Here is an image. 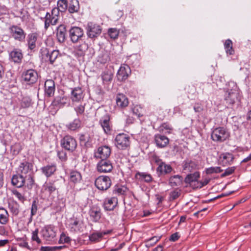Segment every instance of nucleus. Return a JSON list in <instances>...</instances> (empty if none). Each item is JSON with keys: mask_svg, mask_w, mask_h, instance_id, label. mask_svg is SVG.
I'll list each match as a JSON object with an SVG mask.
<instances>
[{"mask_svg": "<svg viewBox=\"0 0 251 251\" xmlns=\"http://www.w3.org/2000/svg\"><path fill=\"white\" fill-rule=\"evenodd\" d=\"M59 17L58 10L57 9L52 8L51 13L47 12L45 17L44 18L45 19V29L47 30L50 25H56L58 23Z\"/></svg>", "mask_w": 251, "mask_h": 251, "instance_id": "nucleus-1", "label": "nucleus"}, {"mask_svg": "<svg viewBox=\"0 0 251 251\" xmlns=\"http://www.w3.org/2000/svg\"><path fill=\"white\" fill-rule=\"evenodd\" d=\"M229 136V133L228 131L223 127L214 129L211 135L213 141L220 142L225 141Z\"/></svg>", "mask_w": 251, "mask_h": 251, "instance_id": "nucleus-2", "label": "nucleus"}, {"mask_svg": "<svg viewBox=\"0 0 251 251\" xmlns=\"http://www.w3.org/2000/svg\"><path fill=\"white\" fill-rule=\"evenodd\" d=\"M129 137L124 133L118 134L115 139L116 146L120 150H125L130 145Z\"/></svg>", "mask_w": 251, "mask_h": 251, "instance_id": "nucleus-3", "label": "nucleus"}, {"mask_svg": "<svg viewBox=\"0 0 251 251\" xmlns=\"http://www.w3.org/2000/svg\"><path fill=\"white\" fill-rule=\"evenodd\" d=\"M96 187L100 190L105 191L110 188L111 185V180L107 176H101L95 180Z\"/></svg>", "mask_w": 251, "mask_h": 251, "instance_id": "nucleus-4", "label": "nucleus"}, {"mask_svg": "<svg viewBox=\"0 0 251 251\" xmlns=\"http://www.w3.org/2000/svg\"><path fill=\"white\" fill-rule=\"evenodd\" d=\"M11 36L15 40L19 42L25 41L26 33L24 30L17 25H12L9 28Z\"/></svg>", "mask_w": 251, "mask_h": 251, "instance_id": "nucleus-5", "label": "nucleus"}, {"mask_svg": "<svg viewBox=\"0 0 251 251\" xmlns=\"http://www.w3.org/2000/svg\"><path fill=\"white\" fill-rule=\"evenodd\" d=\"M57 228L52 225L45 226L41 230L42 237L47 241H52L56 235Z\"/></svg>", "mask_w": 251, "mask_h": 251, "instance_id": "nucleus-6", "label": "nucleus"}, {"mask_svg": "<svg viewBox=\"0 0 251 251\" xmlns=\"http://www.w3.org/2000/svg\"><path fill=\"white\" fill-rule=\"evenodd\" d=\"M61 145L63 148L71 151H75L77 147L75 139L69 135L65 136L61 140Z\"/></svg>", "mask_w": 251, "mask_h": 251, "instance_id": "nucleus-7", "label": "nucleus"}, {"mask_svg": "<svg viewBox=\"0 0 251 251\" xmlns=\"http://www.w3.org/2000/svg\"><path fill=\"white\" fill-rule=\"evenodd\" d=\"M38 75L37 72L33 69H29L23 72V79L28 84L35 83L38 79Z\"/></svg>", "mask_w": 251, "mask_h": 251, "instance_id": "nucleus-8", "label": "nucleus"}, {"mask_svg": "<svg viewBox=\"0 0 251 251\" xmlns=\"http://www.w3.org/2000/svg\"><path fill=\"white\" fill-rule=\"evenodd\" d=\"M131 74V70L129 66L126 64L122 65L117 73V77L118 81H125L127 79Z\"/></svg>", "mask_w": 251, "mask_h": 251, "instance_id": "nucleus-9", "label": "nucleus"}, {"mask_svg": "<svg viewBox=\"0 0 251 251\" xmlns=\"http://www.w3.org/2000/svg\"><path fill=\"white\" fill-rule=\"evenodd\" d=\"M86 29L88 36L91 38L98 36L101 32L100 26L93 23H89Z\"/></svg>", "mask_w": 251, "mask_h": 251, "instance_id": "nucleus-10", "label": "nucleus"}, {"mask_svg": "<svg viewBox=\"0 0 251 251\" xmlns=\"http://www.w3.org/2000/svg\"><path fill=\"white\" fill-rule=\"evenodd\" d=\"M113 169L112 163L107 159H101L97 165L98 172L102 173L110 172Z\"/></svg>", "mask_w": 251, "mask_h": 251, "instance_id": "nucleus-11", "label": "nucleus"}, {"mask_svg": "<svg viewBox=\"0 0 251 251\" xmlns=\"http://www.w3.org/2000/svg\"><path fill=\"white\" fill-rule=\"evenodd\" d=\"M71 40L73 43L77 42L83 35V30L78 27H72L69 30Z\"/></svg>", "mask_w": 251, "mask_h": 251, "instance_id": "nucleus-12", "label": "nucleus"}, {"mask_svg": "<svg viewBox=\"0 0 251 251\" xmlns=\"http://www.w3.org/2000/svg\"><path fill=\"white\" fill-rule=\"evenodd\" d=\"M83 223L82 220L79 217H73L70 220L69 225L71 231L77 232L80 231L82 227H83Z\"/></svg>", "mask_w": 251, "mask_h": 251, "instance_id": "nucleus-13", "label": "nucleus"}, {"mask_svg": "<svg viewBox=\"0 0 251 251\" xmlns=\"http://www.w3.org/2000/svg\"><path fill=\"white\" fill-rule=\"evenodd\" d=\"M45 96L51 97L53 96L55 91V86L54 81L52 79L47 80L44 84Z\"/></svg>", "mask_w": 251, "mask_h": 251, "instance_id": "nucleus-14", "label": "nucleus"}, {"mask_svg": "<svg viewBox=\"0 0 251 251\" xmlns=\"http://www.w3.org/2000/svg\"><path fill=\"white\" fill-rule=\"evenodd\" d=\"M110 153V148L108 146H104L98 148L97 152L95 153V156L101 159H106Z\"/></svg>", "mask_w": 251, "mask_h": 251, "instance_id": "nucleus-15", "label": "nucleus"}, {"mask_svg": "<svg viewBox=\"0 0 251 251\" xmlns=\"http://www.w3.org/2000/svg\"><path fill=\"white\" fill-rule=\"evenodd\" d=\"M84 95L80 87H75L71 92V99L73 102H79L83 100Z\"/></svg>", "mask_w": 251, "mask_h": 251, "instance_id": "nucleus-16", "label": "nucleus"}, {"mask_svg": "<svg viewBox=\"0 0 251 251\" xmlns=\"http://www.w3.org/2000/svg\"><path fill=\"white\" fill-rule=\"evenodd\" d=\"M173 170L171 166L166 164L164 161L156 168V172L159 176L169 174Z\"/></svg>", "mask_w": 251, "mask_h": 251, "instance_id": "nucleus-17", "label": "nucleus"}, {"mask_svg": "<svg viewBox=\"0 0 251 251\" xmlns=\"http://www.w3.org/2000/svg\"><path fill=\"white\" fill-rule=\"evenodd\" d=\"M118 204V199L115 197L105 199L103 206L107 211L113 210Z\"/></svg>", "mask_w": 251, "mask_h": 251, "instance_id": "nucleus-18", "label": "nucleus"}, {"mask_svg": "<svg viewBox=\"0 0 251 251\" xmlns=\"http://www.w3.org/2000/svg\"><path fill=\"white\" fill-rule=\"evenodd\" d=\"M11 183L13 185L18 188H21L25 183V178L23 175L20 174L14 175L11 179Z\"/></svg>", "mask_w": 251, "mask_h": 251, "instance_id": "nucleus-19", "label": "nucleus"}, {"mask_svg": "<svg viewBox=\"0 0 251 251\" xmlns=\"http://www.w3.org/2000/svg\"><path fill=\"white\" fill-rule=\"evenodd\" d=\"M154 140L156 146L159 148H164L169 144V139L165 136L157 134L155 136Z\"/></svg>", "mask_w": 251, "mask_h": 251, "instance_id": "nucleus-20", "label": "nucleus"}, {"mask_svg": "<svg viewBox=\"0 0 251 251\" xmlns=\"http://www.w3.org/2000/svg\"><path fill=\"white\" fill-rule=\"evenodd\" d=\"M42 173L47 177L54 174L56 171V166L54 164H48L41 168Z\"/></svg>", "mask_w": 251, "mask_h": 251, "instance_id": "nucleus-21", "label": "nucleus"}, {"mask_svg": "<svg viewBox=\"0 0 251 251\" xmlns=\"http://www.w3.org/2000/svg\"><path fill=\"white\" fill-rule=\"evenodd\" d=\"M10 58L15 63H21L23 58V54L20 50L15 49L9 54Z\"/></svg>", "mask_w": 251, "mask_h": 251, "instance_id": "nucleus-22", "label": "nucleus"}, {"mask_svg": "<svg viewBox=\"0 0 251 251\" xmlns=\"http://www.w3.org/2000/svg\"><path fill=\"white\" fill-rule=\"evenodd\" d=\"M32 169V165L31 163L27 161H24L20 163L17 172L20 175H24L27 174Z\"/></svg>", "mask_w": 251, "mask_h": 251, "instance_id": "nucleus-23", "label": "nucleus"}, {"mask_svg": "<svg viewBox=\"0 0 251 251\" xmlns=\"http://www.w3.org/2000/svg\"><path fill=\"white\" fill-rule=\"evenodd\" d=\"M66 29L64 25H60L56 29L57 39L60 43H63L66 39Z\"/></svg>", "mask_w": 251, "mask_h": 251, "instance_id": "nucleus-24", "label": "nucleus"}, {"mask_svg": "<svg viewBox=\"0 0 251 251\" xmlns=\"http://www.w3.org/2000/svg\"><path fill=\"white\" fill-rule=\"evenodd\" d=\"M116 103L120 108H124L128 104V100L126 97L123 94H118L116 99Z\"/></svg>", "mask_w": 251, "mask_h": 251, "instance_id": "nucleus-25", "label": "nucleus"}, {"mask_svg": "<svg viewBox=\"0 0 251 251\" xmlns=\"http://www.w3.org/2000/svg\"><path fill=\"white\" fill-rule=\"evenodd\" d=\"M89 215L94 222H97L101 218L100 209L97 207H92L89 211Z\"/></svg>", "mask_w": 251, "mask_h": 251, "instance_id": "nucleus-26", "label": "nucleus"}, {"mask_svg": "<svg viewBox=\"0 0 251 251\" xmlns=\"http://www.w3.org/2000/svg\"><path fill=\"white\" fill-rule=\"evenodd\" d=\"M182 177L178 175L171 176L169 179V183L171 187L180 185L182 182Z\"/></svg>", "mask_w": 251, "mask_h": 251, "instance_id": "nucleus-27", "label": "nucleus"}, {"mask_svg": "<svg viewBox=\"0 0 251 251\" xmlns=\"http://www.w3.org/2000/svg\"><path fill=\"white\" fill-rule=\"evenodd\" d=\"M68 99L66 97H57L52 101L54 106L61 108L68 103Z\"/></svg>", "mask_w": 251, "mask_h": 251, "instance_id": "nucleus-28", "label": "nucleus"}, {"mask_svg": "<svg viewBox=\"0 0 251 251\" xmlns=\"http://www.w3.org/2000/svg\"><path fill=\"white\" fill-rule=\"evenodd\" d=\"M100 123L105 133H108L110 131L109 117L107 115L102 117L100 121Z\"/></svg>", "mask_w": 251, "mask_h": 251, "instance_id": "nucleus-29", "label": "nucleus"}, {"mask_svg": "<svg viewBox=\"0 0 251 251\" xmlns=\"http://www.w3.org/2000/svg\"><path fill=\"white\" fill-rule=\"evenodd\" d=\"M8 207L13 215L17 216L19 212V204L14 200H10L8 202Z\"/></svg>", "mask_w": 251, "mask_h": 251, "instance_id": "nucleus-30", "label": "nucleus"}, {"mask_svg": "<svg viewBox=\"0 0 251 251\" xmlns=\"http://www.w3.org/2000/svg\"><path fill=\"white\" fill-rule=\"evenodd\" d=\"M59 52L58 50H53L51 51H48L46 54V60L49 61L52 64L59 56Z\"/></svg>", "mask_w": 251, "mask_h": 251, "instance_id": "nucleus-31", "label": "nucleus"}, {"mask_svg": "<svg viewBox=\"0 0 251 251\" xmlns=\"http://www.w3.org/2000/svg\"><path fill=\"white\" fill-rule=\"evenodd\" d=\"M81 126V122L79 119H75L73 121L66 125L67 128L72 131L79 129Z\"/></svg>", "mask_w": 251, "mask_h": 251, "instance_id": "nucleus-32", "label": "nucleus"}, {"mask_svg": "<svg viewBox=\"0 0 251 251\" xmlns=\"http://www.w3.org/2000/svg\"><path fill=\"white\" fill-rule=\"evenodd\" d=\"M237 99V93L234 92H230L226 94L225 96V100L227 103L230 104H233L235 103Z\"/></svg>", "mask_w": 251, "mask_h": 251, "instance_id": "nucleus-33", "label": "nucleus"}, {"mask_svg": "<svg viewBox=\"0 0 251 251\" xmlns=\"http://www.w3.org/2000/svg\"><path fill=\"white\" fill-rule=\"evenodd\" d=\"M135 178L139 180H144L146 182H150L152 180V177L150 174L145 173H137L135 175Z\"/></svg>", "mask_w": 251, "mask_h": 251, "instance_id": "nucleus-34", "label": "nucleus"}, {"mask_svg": "<svg viewBox=\"0 0 251 251\" xmlns=\"http://www.w3.org/2000/svg\"><path fill=\"white\" fill-rule=\"evenodd\" d=\"M197 164L193 161L187 160L183 165V170L188 172H192L197 168Z\"/></svg>", "mask_w": 251, "mask_h": 251, "instance_id": "nucleus-35", "label": "nucleus"}, {"mask_svg": "<svg viewBox=\"0 0 251 251\" xmlns=\"http://www.w3.org/2000/svg\"><path fill=\"white\" fill-rule=\"evenodd\" d=\"M8 217L7 211L3 208H0V223L5 225L8 221Z\"/></svg>", "mask_w": 251, "mask_h": 251, "instance_id": "nucleus-36", "label": "nucleus"}, {"mask_svg": "<svg viewBox=\"0 0 251 251\" xmlns=\"http://www.w3.org/2000/svg\"><path fill=\"white\" fill-rule=\"evenodd\" d=\"M37 36L35 33L30 34L28 36V48L30 50H33L36 47V42L37 41Z\"/></svg>", "mask_w": 251, "mask_h": 251, "instance_id": "nucleus-37", "label": "nucleus"}, {"mask_svg": "<svg viewBox=\"0 0 251 251\" xmlns=\"http://www.w3.org/2000/svg\"><path fill=\"white\" fill-rule=\"evenodd\" d=\"M199 177L200 173L198 172H196L193 174L188 175L185 178V182L190 184L191 183L198 180Z\"/></svg>", "mask_w": 251, "mask_h": 251, "instance_id": "nucleus-38", "label": "nucleus"}, {"mask_svg": "<svg viewBox=\"0 0 251 251\" xmlns=\"http://www.w3.org/2000/svg\"><path fill=\"white\" fill-rule=\"evenodd\" d=\"M81 179L80 174L77 171H72L70 175V180L74 183H77Z\"/></svg>", "mask_w": 251, "mask_h": 251, "instance_id": "nucleus-39", "label": "nucleus"}, {"mask_svg": "<svg viewBox=\"0 0 251 251\" xmlns=\"http://www.w3.org/2000/svg\"><path fill=\"white\" fill-rule=\"evenodd\" d=\"M68 6V1L67 0H58L57 1V7L54 8L57 9L58 10V14L59 15L60 12H63L66 11Z\"/></svg>", "mask_w": 251, "mask_h": 251, "instance_id": "nucleus-40", "label": "nucleus"}, {"mask_svg": "<svg viewBox=\"0 0 251 251\" xmlns=\"http://www.w3.org/2000/svg\"><path fill=\"white\" fill-rule=\"evenodd\" d=\"M79 9V2L77 0H72L68 7V11L71 13L76 12Z\"/></svg>", "mask_w": 251, "mask_h": 251, "instance_id": "nucleus-41", "label": "nucleus"}, {"mask_svg": "<svg viewBox=\"0 0 251 251\" xmlns=\"http://www.w3.org/2000/svg\"><path fill=\"white\" fill-rule=\"evenodd\" d=\"M103 82H110L112 79V74L109 70H105L101 75Z\"/></svg>", "mask_w": 251, "mask_h": 251, "instance_id": "nucleus-42", "label": "nucleus"}, {"mask_svg": "<svg viewBox=\"0 0 251 251\" xmlns=\"http://www.w3.org/2000/svg\"><path fill=\"white\" fill-rule=\"evenodd\" d=\"M225 49L226 52L229 55H232L234 53V50L232 48V42L230 39L226 41L224 44Z\"/></svg>", "mask_w": 251, "mask_h": 251, "instance_id": "nucleus-43", "label": "nucleus"}, {"mask_svg": "<svg viewBox=\"0 0 251 251\" xmlns=\"http://www.w3.org/2000/svg\"><path fill=\"white\" fill-rule=\"evenodd\" d=\"M233 157L232 154L231 153H227L223 154L222 162L224 165L229 164L233 161Z\"/></svg>", "mask_w": 251, "mask_h": 251, "instance_id": "nucleus-44", "label": "nucleus"}, {"mask_svg": "<svg viewBox=\"0 0 251 251\" xmlns=\"http://www.w3.org/2000/svg\"><path fill=\"white\" fill-rule=\"evenodd\" d=\"M88 48V46L87 44L85 43H83L80 45H79L76 49L77 51H78L77 53L80 56H83L84 55L85 52L87 51Z\"/></svg>", "mask_w": 251, "mask_h": 251, "instance_id": "nucleus-45", "label": "nucleus"}, {"mask_svg": "<svg viewBox=\"0 0 251 251\" xmlns=\"http://www.w3.org/2000/svg\"><path fill=\"white\" fill-rule=\"evenodd\" d=\"M108 33L111 39H116L120 33V30L116 28H110L108 29Z\"/></svg>", "mask_w": 251, "mask_h": 251, "instance_id": "nucleus-46", "label": "nucleus"}, {"mask_svg": "<svg viewBox=\"0 0 251 251\" xmlns=\"http://www.w3.org/2000/svg\"><path fill=\"white\" fill-rule=\"evenodd\" d=\"M223 170L220 167H211L206 169L205 172L207 174H217L221 173Z\"/></svg>", "mask_w": 251, "mask_h": 251, "instance_id": "nucleus-47", "label": "nucleus"}, {"mask_svg": "<svg viewBox=\"0 0 251 251\" xmlns=\"http://www.w3.org/2000/svg\"><path fill=\"white\" fill-rule=\"evenodd\" d=\"M106 234L105 232L101 233H95L91 234L89 236V239L90 241L93 242H96L101 239L103 235Z\"/></svg>", "mask_w": 251, "mask_h": 251, "instance_id": "nucleus-48", "label": "nucleus"}, {"mask_svg": "<svg viewBox=\"0 0 251 251\" xmlns=\"http://www.w3.org/2000/svg\"><path fill=\"white\" fill-rule=\"evenodd\" d=\"M180 191L178 189H175L170 193V201H174L179 197Z\"/></svg>", "mask_w": 251, "mask_h": 251, "instance_id": "nucleus-49", "label": "nucleus"}, {"mask_svg": "<svg viewBox=\"0 0 251 251\" xmlns=\"http://www.w3.org/2000/svg\"><path fill=\"white\" fill-rule=\"evenodd\" d=\"M85 105V104H81L75 107V111L77 116L82 115L84 113Z\"/></svg>", "mask_w": 251, "mask_h": 251, "instance_id": "nucleus-50", "label": "nucleus"}, {"mask_svg": "<svg viewBox=\"0 0 251 251\" xmlns=\"http://www.w3.org/2000/svg\"><path fill=\"white\" fill-rule=\"evenodd\" d=\"M31 104V100L29 98L25 97L22 99L21 105L23 108H27Z\"/></svg>", "mask_w": 251, "mask_h": 251, "instance_id": "nucleus-51", "label": "nucleus"}, {"mask_svg": "<svg viewBox=\"0 0 251 251\" xmlns=\"http://www.w3.org/2000/svg\"><path fill=\"white\" fill-rule=\"evenodd\" d=\"M21 150V146L19 143H15L11 147V150L15 154H18Z\"/></svg>", "mask_w": 251, "mask_h": 251, "instance_id": "nucleus-52", "label": "nucleus"}, {"mask_svg": "<svg viewBox=\"0 0 251 251\" xmlns=\"http://www.w3.org/2000/svg\"><path fill=\"white\" fill-rule=\"evenodd\" d=\"M45 190L49 193L50 194L54 192L56 190V187L53 183H49L45 185Z\"/></svg>", "mask_w": 251, "mask_h": 251, "instance_id": "nucleus-53", "label": "nucleus"}, {"mask_svg": "<svg viewBox=\"0 0 251 251\" xmlns=\"http://www.w3.org/2000/svg\"><path fill=\"white\" fill-rule=\"evenodd\" d=\"M38 229H36L34 231H33L32 233V237L31 239L32 241H36L38 244L41 243V240L39 238L38 235Z\"/></svg>", "mask_w": 251, "mask_h": 251, "instance_id": "nucleus-54", "label": "nucleus"}, {"mask_svg": "<svg viewBox=\"0 0 251 251\" xmlns=\"http://www.w3.org/2000/svg\"><path fill=\"white\" fill-rule=\"evenodd\" d=\"M70 240L71 239L69 236H67L64 233H62L60 235L59 242V243H68L70 242Z\"/></svg>", "mask_w": 251, "mask_h": 251, "instance_id": "nucleus-55", "label": "nucleus"}, {"mask_svg": "<svg viewBox=\"0 0 251 251\" xmlns=\"http://www.w3.org/2000/svg\"><path fill=\"white\" fill-rule=\"evenodd\" d=\"M61 248V247H57V246H54V247H49V246L43 247V246H42L41 247L40 251H56L58 249H60Z\"/></svg>", "mask_w": 251, "mask_h": 251, "instance_id": "nucleus-56", "label": "nucleus"}, {"mask_svg": "<svg viewBox=\"0 0 251 251\" xmlns=\"http://www.w3.org/2000/svg\"><path fill=\"white\" fill-rule=\"evenodd\" d=\"M235 169V167H231L227 168L225 170V172L221 175V177H223L230 175L234 172Z\"/></svg>", "mask_w": 251, "mask_h": 251, "instance_id": "nucleus-57", "label": "nucleus"}, {"mask_svg": "<svg viewBox=\"0 0 251 251\" xmlns=\"http://www.w3.org/2000/svg\"><path fill=\"white\" fill-rule=\"evenodd\" d=\"M13 195H14L18 199L21 201L22 202H24V201L25 200V197L23 196L20 193H19L17 190H13L12 191Z\"/></svg>", "mask_w": 251, "mask_h": 251, "instance_id": "nucleus-58", "label": "nucleus"}, {"mask_svg": "<svg viewBox=\"0 0 251 251\" xmlns=\"http://www.w3.org/2000/svg\"><path fill=\"white\" fill-rule=\"evenodd\" d=\"M190 186L193 189L201 188L203 187L202 183L201 182V181H198V180L196 181L191 183V184H190Z\"/></svg>", "mask_w": 251, "mask_h": 251, "instance_id": "nucleus-59", "label": "nucleus"}, {"mask_svg": "<svg viewBox=\"0 0 251 251\" xmlns=\"http://www.w3.org/2000/svg\"><path fill=\"white\" fill-rule=\"evenodd\" d=\"M160 128L162 130H163L164 129L167 130V132L169 133H170L171 131L172 130L171 126L167 123L163 124L160 126Z\"/></svg>", "mask_w": 251, "mask_h": 251, "instance_id": "nucleus-60", "label": "nucleus"}, {"mask_svg": "<svg viewBox=\"0 0 251 251\" xmlns=\"http://www.w3.org/2000/svg\"><path fill=\"white\" fill-rule=\"evenodd\" d=\"M152 161L154 162L158 166H159L163 161L158 156L153 155L152 157Z\"/></svg>", "mask_w": 251, "mask_h": 251, "instance_id": "nucleus-61", "label": "nucleus"}, {"mask_svg": "<svg viewBox=\"0 0 251 251\" xmlns=\"http://www.w3.org/2000/svg\"><path fill=\"white\" fill-rule=\"evenodd\" d=\"M58 156L62 161H65L67 159V155L64 151H60L58 152Z\"/></svg>", "mask_w": 251, "mask_h": 251, "instance_id": "nucleus-62", "label": "nucleus"}, {"mask_svg": "<svg viewBox=\"0 0 251 251\" xmlns=\"http://www.w3.org/2000/svg\"><path fill=\"white\" fill-rule=\"evenodd\" d=\"M194 110L196 112L200 113L203 110V107L199 104H196L194 106Z\"/></svg>", "mask_w": 251, "mask_h": 251, "instance_id": "nucleus-63", "label": "nucleus"}, {"mask_svg": "<svg viewBox=\"0 0 251 251\" xmlns=\"http://www.w3.org/2000/svg\"><path fill=\"white\" fill-rule=\"evenodd\" d=\"M37 210V206L35 203V201H34L32 203L31 209V214L32 215H34L36 214Z\"/></svg>", "mask_w": 251, "mask_h": 251, "instance_id": "nucleus-64", "label": "nucleus"}]
</instances>
